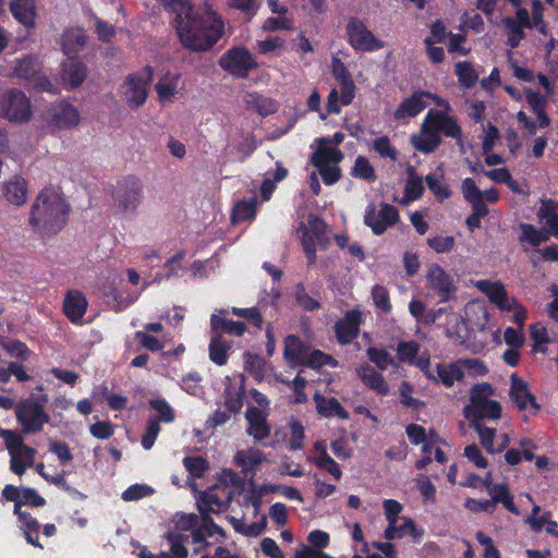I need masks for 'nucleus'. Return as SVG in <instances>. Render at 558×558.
<instances>
[{
	"instance_id": "1",
	"label": "nucleus",
	"mask_w": 558,
	"mask_h": 558,
	"mask_svg": "<svg viewBox=\"0 0 558 558\" xmlns=\"http://www.w3.org/2000/svg\"><path fill=\"white\" fill-rule=\"evenodd\" d=\"M174 27L181 44L193 51L209 50L223 33L222 20L208 3L177 16Z\"/></svg>"
},
{
	"instance_id": "2",
	"label": "nucleus",
	"mask_w": 558,
	"mask_h": 558,
	"mask_svg": "<svg viewBox=\"0 0 558 558\" xmlns=\"http://www.w3.org/2000/svg\"><path fill=\"white\" fill-rule=\"evenodd\" d=\"M70 205L57 186L43 189L35 197L28 216L32 230L43 238L59 233L68 222Z\"/></svg>"
},
{
	"instance_id": "3",
	"label": "nucleus",
	"mask_w": 558,
	"mask_h": 558,
	"mask_svg": "<svg viewBox=\"0 0 558 558\" xmlns=\"http://www.w3.org/2000/svg\"><path fill=\"white\" fill-rule=\"evenodd\" d=\"M175 530L168 534L170 543V553L162 551L158 557L142 549L138 554L140 558H187V549L185 544L189 542L190 536L183 535L179 532H190L194 543L203 544L207 537L220 535L225 537L223 530L216 525L210 519L204 518L199 524L198 517L190 513H177L173 518Z\"/></svg>"
},
{
	"instance_id": "4",
	"label": "nucleus",
	"mask_w": 558,
	"mask_h": 558,
	"mask_svg": "<svg viewBox=\"0 0 558 558\" xmlns=\"http://www.w3.org/2000/svg\"><path fill=\"white\" fill-rule=\"evenodd\" d=\"M441 135L451 137L463 146V133L454 117L430 109L424 118L420 132L411 136L412 146L420 153L430 154L441 144Z\"/></svg>"
},
{
	"instance_id": "5",
	"label": "nucleus",
	"mask_w": 558,
	"mask_h": 558,
	"mask_svg": "<svg viewBox=\"0 0 558 558\" xmlns=\"http://www.w3.org/2000/svg\"><path fill=\"white\" fill-rule=\"evenodd\" d=\"M495 389L488 383L474 386L471 390L470 405L464 408L466 418L480 422V420H498L501 417V405L492 400Z\"/></svg>"
},
{
	"instance_id": "6",
	"label": "nucleus",
	"mask_w": 558,
	"mask_h": 558,
	"mask_svg": "<svg viewBox=\"0 0 558 558\" xmlns=\"http://www.w3.org/2000/svg\"><path fill=\"white\" fill-rule=\"evenodd\" d=\"M46 401L47 397L43 396L37 401L33 398H28L16 403L15 417L21 425L22 434L39 433L44 429V426L50 422V416L44 408V402Z\"/></svg>"
},
{
	"instance_id": "7",
	"label": "nucleus",
	"mask_w": 558,
	"mask_h": 558,
	"mask_svg": "<svg viewBox=\"0 0 558 558\" xmlns=\"http://www.w3.org/2000/svg\"><path fill=\"white\" fill-rule=\"evenodd\" d=\"M3 496L7 500L14 502V512L20 518L26 541L34 546L41 547L37 542V521L28 517L21 508L27 505L35 507L43 506L45 502L44 498L35 495L34 490H3Z\"/></svg>"
},
{
	"instance_id": "8",
	"label": "nucleus",
	"mask_w": 558,
	"mask_h": 558,
	"mask_svg": "<svg viewBox=\"0 0 558 558\" xmlns=\"http://www.w3.org/2000/svg\"><path fill=\"white\" fill-rule=\"evenodd\" d=\"M143 197V184L134 177L119 181L112 192V206L118 215L126 216L135 213Z\"/></svg>"
},
{
	"instance_id": "9",
	"label": "nucleus",
	"mask_w": 558,
	"mask_h": 558,
	"mask_svg": "<svg viewBox=\"0 0 558 558\" xmlns=\"http://www.w3.org/2000/svg\"><path fill=\"white\" fill-rule=\"evenodd\" d=\"M301 242L306 255L307 264L314 265L316 259V245L326 248L330 240L327 236V225L317 216L311 215L307 223L301 222L299 227Z\"/></svg>"
},
{
	"instance_id": "10",
	"label": "nucleus",
	"mask_w": 558,
	"mask_h": 558,
	"mask_svg": "<svg viewBox=\"0 0 558 558\" xmlns=\"http://www.w3.org/2000/svg\"><path fill=\"white\" fill-rule=\"evenodd\" d=\"M0 437L10 454L11 470L17 475L24 474L34 464L36 450L25 445L22 436L14 430H1Z\"/></svg>"
},
{
	"instance_id": "11",
	"label": "nucleus",
	"mask_w": 558,
	"mask_h": 558,
	"mask_svg": "<svg viewBox=\"0 0 558 558\" xmlns=\"http://www.w3.org/2000/svg\"><path fill=\"white\" fill-rule=\"evenodd\" d=\"M0 116L11 123H26L33 117L32 102L21 90H7L0 95Z\"/></svg>"
},
{
	"instance_id": "12",
	"label": "nucleus",
	"mask_w": 558,
	"mask_h": 558,
	"mask_svg": "<svg viewBox=\"0 0 558 558\" xmlns=\"http://www.w3.org/2000/svg\"><path fill=\"white\" fill-rule=\"evenodd\" d=\"M153 76L154 71L150 66H145L142 72L126 76L121 85V94L130 108L137 109L145 104Z\"/></svg>"
},
{
	"instance_id": "13",
	"label": "nucleus",
	"mask_w": 558,
	"mask_h": 558,
	"mask_svg": "<svg viewBox=\"0 0 558 558\" xmlns=\"http://www.w3.org/2000/svg\"><path fill=\"white\" fill-rule=\"evenodd\" d=\"M219 65L228 73L246 77L251 70L257 68L251 52L244 47H233L228 50L219 60Z\"/></svg>"
},
{
	"instance_id": "14",
	"label": "nucleus",
	"mask_w": 558,
	"mask_h": 558,
	"mask_svg": "<svg viewBox=\"0 0 558 558\" xmlns=\"http://www.w3.org/2000/svg\"><path fill=\"white\" fill-rule=\"evenodd\" d=\"M426 281L428 288L440 296L441 302L451 300L457 292L453 279L438 264H430L427 266Z\"/></svg>"
},
{
	"instance_id": "15",
	"label": "nucleus",
	"mask_w": 558,
	"mask_h": 558,
	"mask_svg": "<svg viewBox=\"0 0 558 558\" xmlns=\"http://www.w3.org/2000/svg\"><path fill=\"white\" fill-rule=\"evenodd\" d=\"M364 219L375 234H381L387 228L397 223L399 214L395 206L381 203L379 210H376L375 206L372 205Z\"/></svg>"
},
{
	"instance_id": "16",
	"label": "nucleus",
	"mask_w": 558,
	"mask_h": 558,
	"mask_svg": "<svg viewBox=\"0 0 558 558\" xmlns=\"http://www.w3.org/2000/svg\"><path fill=\"white\" fill-rule=\"evenodd\" d=\"M348 36L352 47L363 51L380 49L384 44L380 43L364 23L357 19H352L347 26Z\"/></svg>"
},
{
	"instance_id": "17",
	"label": "nucleus",
	"mask_w": 558,
	"mask_h": 558,
	"mask_svg": "<svg viewBox=\"0 0 558 558\" xmlns=\"http://www.w3.org/2000/svg\"><path fill=\"white\" fill-rule=\"evenodd\" d=\"M498 502L502 504L510 512L519 513L508 490H495V494L492 495L489 499H468L465 501V508L472 512H492L495 505Z\"/></svg>"
},
{
	"instance_id": "18",
	"label": "nucleus",
	"mask_w": 558,
	"mask_h": 558,
	"mask_svg": "<svg viewBox=\"0 0 558 558\" xmlns=\"http://www.w3.org/2000/svg\"><path fill=\"white\" fill-rule=\"evenodd\" d=\"M48 123L58 129L74 128L80 123V113L69 104H57L49 110Z\"/></svg>"
},
{
	"instance_id": "19",
	"label": "nucleus",
	"mask_w": 558,
	"mask_h": 558,
	"mask_svg": "<svg viewBox=\"0 0 558 558\" xmlns=\"http://www.w3.org/2000/svg\"><path fill=\"white\" fill-rule=\"evenodd\" d=\"M475 287L501 311L513 305L514 299L508 295L505 286L500 281L478 280L475 282Z\"/></svg>"
},
{
	"instance_id": "20",
	"label": "nucleus",
	"mask_w": 558,
	"mask_h": 558,
	"mask_svg": "<svg viewBox=\"0 0 558 558\" xmlns=\"http://www.w3.org/2000/svg\"><path fill=\"white\" fill-rule=\"evenodd\" d=\"M361 322V313L359 311H349L343 319L339 320L335 326L337 340L341 344L352 342L359 333Z\"/></svg>"
},
{
	"instance_id": "21",
	"label": "nucleus",
	"mask_w": 558,
	"mask_h": 558,
	"mask_svg": "<svg viewBox=\"0 0 558 558\" xmlns=\"http://www.w3.org/2000/svg\"><path fill=\"white\" fill-rule=\"evenodd\" d=\"M423 529L417 527L409 517H401L399 521L390 522L385 530V537L389 541L411 536L418 541L423 536Z\"/></svg>"
},
{
	"instance_id": "22",
	"label": "nucleus",
	"mask_w": 558,
	"mask_h": 558,
	"mask_svg": "<svg viewBox=\"0 0 558 558\" xmlns=\"http://www.w3.org/2000/svg\"><path fill=\"white\" fill-rule=\"evenodd\" d=\"M342 159V151L329 146V137H320L317 140V148L311 156V163L313 166L339 165Z\"/></svg>"
},
{
	"instance_id": "23",
	"label": "nucleus",
	"mask_w": 558,
	"mask_h": 558,
	"mask_svg": "<svg viewBox=\"0 0 558 558\" xmlns=\"http://www.w3.org/2000/svg\"><path fill=\"white\" fill-rule=\"evenodd\" d=\"M245 417L248 423L247 434L256 441H262L270 435V426L262 410L255 407L248 408Z\"/></svg>"
},
{
	"instance_id": "24",
	"label": "nucleus",
	"mask_w": 558,
	"mask_h": 558,
	"mask_svg": "<svg viewBox=\"0 0 558 558\" xmlns=\"http://www.w3.org/2000/svg\"><path fill=\"white\" fill-rule=\"evenodd\" d=\"M2 193L8 203L14 206H22L27 199L28 186L23 178L13 177L4 182Z\"/></svg>"
},
{
	"instance_id": "25",
	"label": "nucleus",
	"mask_w": 558,
	"mask_h": 558,
	"mask_svg": "<svg viewBox=\"0 0 558 558\" xmlns=\"http://www.w3.org/2000/svg\"><path fill=\"white\" fill-rule=\"evenodd\" d=\"M357 376L363 384L369 389L374 390L380 396H386L389 392V386L384 376L378 373L374 367L364 363L356 368Z\"/></svg>"
},
{
	"instance_id": "26",
	"label": "nucleus",
	"mask_w": 558,
	"mask_h": 558,
	"mask_svg": "<svg viewBox=\"0 0 558 558\" xmlns=\"http://www.w3.org/2000/svg\"><path fill=\"white\" fill-rule=\"evenodd\" d=\"M87 301L84 294L76 290H69L63 301V312L73 322H78L85 314Z\"/></svg>"
},
{
	"instance_id": "27",
	"label": "nucleus",
	"mask_w": 558,
	"mask_h": 558,
	"mask_svg": "<svg viewBox=\"0 0 558 558\" xmlns=\"http://www.w3.org/2000/svg\"><path fill=\"white\" fill-rule=\"evenodd\" d=\"M12 15L25 27L36 26V8L34 0H11L9 4Z\"/></svg>"
},
{
	"instance_id": "28",
	"label": "nucleus",
	"mask_w": 558,
	"mask_h": 558,
	"mask_svg": "<svg viewBox=\"0 0 558 558\" xmlns=\"http://www.w3.org/2000/svg\"><path fill=\"white\" fill-rule=\"evenodd\" d=\"M510 398L519 408L524 410L530 403L534 409H538L539 405L536 403L534 396L529 391L526 383L515 375L511 376Z\"/></svg>"
},
{
	"instance_id": "29",
	"label": "nucleus",
	"mask_w": 558,
	"mask_h": 558,
	"mask_svg": "<svg viewBox=\"0 0 558 558\" xmlns=\"http://www.w3.org/2000/svg\"><path fill=\"white\" fill-rule=\"evenodd\" d=\"M310 347L304 344L301 339L294 335H290L284 340V359L290 366H300L304 362Z\"/></svg>"
},
{
	"instance_id": "30",
	"label": "nucleus",
	"mask_w": 558,
	"mask_h": 558,
	"mask_svg": "<svg viewBox=\"0 0 558 558\" xmlns=\"http://www.w3.org/2000/svg\"><path fill=\"white\" fill-rule=\"evenodd\" d=\"M87 76V69L82 62L71 60L63 63L61 80L70 88H77Z\"/></svg>"
},
{
	"instance_id": "31",
	"label": "nucleus",
	"mask_w": 558,
	"mask_h": 558,
	"mask_svg": "<svg viewBox=\"0 0 558 558\" xmlns=\"http://www.w3.org/2000/svg\"><path fill=\"white\" fill-rule=\"evenodd\" d=\"M425 92H415L413 95L404 99L397 110L395 111V118L405 119L409 117H415L425 109L427 102L424 100Z\"/></svg>"
},
{
	"instance_id": "32",
	"label": "nucleus",
	"mask_w": 558,
	"mask_h": 558,
	"mask_svg": "<svg viewBox=\"0 0 558 558\" xmlns=\"http://www.w3.org/2000/svg\"><path fill=\"white\" fill-rule=\"evenodd\" d=\"M195 498L198 509L202 512L218 513L225 510L227 500L231 498V494H228L226 499H221L215 495V490H198V495H196Z\"/></svg>"
},
{
	"instance_id": "33",
	"label": "nucleus",
	"mask_w": 558,
	"mask_h": 558,
	"mask_svg": "<svg viewBox=\"0 0 558 558\" xmlns=\"http://www.w3.org/2000/svg\"><path fill=\"white\" fill-rule=\"evenodd\" d=\"M231 342L222 340L221 333H214L210 336L208 347L209 359L215 364L222 366L228 362V351L231 349Z\"/></svg>"
},
{
	"instance_id": "34",
	"label": "nucleus",
	"mask_w": 558,
	"mask_h": 558,
	"mask_svg": "<svg viewBox=\"0 0 558 558\" xmlns=\"http://www.w3.org/2000/svg\"><path fill=\"white\" fill-rule=\"evenodd\" d=\"M316 408L319 414L329 417L338 416L342 420L349 418L348 411L340 404L336 398H325L319 395L314 397Z\"/></svg>"
},
{
	"instance_id": "35",
	"label": "nucleus",
	"mask_w": 558,
	"mask_h": 558,
	"mask_svg": "<svg viewBox=\"0 0 558 558\" xmlns=\"http://www.w3.org/2000/svg\"><path fill=\"white\" fill-rule=\"evenodd\" d=\"M257 203L256 196L236 202L232 210V222L252 220L256 215Z\"/></svg>"
},
{
	"instance_id": "36",
	"label": "nucleus",
	"mask_w": 558,
	"mask_h": 558,
	"mask_svg": "<svg viewBox=\"0 0 558 558\" xmlns=\"http://www.w3.org/2000/svg\"><path fill=\"white\" fill-rule=\"evenodd\" d=\"M265 460V456L262 451L255 449L240 450L234 457V461L238 465L242 466V473L245 477L248 476L251 468L259 465Z\"/></svg>"
},
{
	"instance_id": "37",
	"label": "nucleus",
	"mask_w": 558,
	"mask_h": 558,
	"mask_svg": "<svg viewBox=\"0 0 558 558\" xmlns=\"http://www.w3.org/2000/svg\"><path fill=\"white\" fill-rule=\"evenodd\" d=\"M435 376L445 386L450 387L454 381H460L463 378V372L458 364H437L435 368Z\"/></svg>"
},
{
	"instance_id": "38",
	"label": "nucleus",
	"mask_w": 558,
	"mask_h": 558,
	"mask_svg": "<svg viewBox=\"0 0 558 558\" xmlns=\"http://www.w3.org/2000/svg\"><path fill=\"white\" fill-rule=\"evenodd\" d=\"M85 44L86 36L80 28L68 29L62 35V49L68 56L77 52Z\"/></svg>"
},
{
	"instance_id": "39",
	"label": "nucleus",
	"mask_w": 558,
	"mask_h": 558,
	"mask_svg": "<svg viewBox=\"0 0 558 558\" xmlns=\"http://www.w3.org/2000/svg\"><path fill=\"white\" fill-rule=\"evenodd\" d=\"M177 87L178 76L169 74L162 76L155 86L158 99L161 102L171 101L177 94Z\"/></svg>"
},
{
	"instance_id": "40",
	"label": "nucleus",
	"mask_w": 558,
	"mask_h": 558,
	"mask_svg": "<svg viewBox=\"0 0 558 558\" xmlns=\"http://www.w3.org/2000/svg\"><path fill=\"white\" fill-rule=\"evenodd\" d=\"M539 217L545 220L548 232L558 239V203L548 201L539 209Z\"/></svg>"
},
{
	"instance_id": "41",
	"label": "nucleus",
	"mask_w": 558,
	"mask_h": 558,
	"mask_svg": "<svg viewBox=\"0 0 558 558\" xmlns=\"http://www.w3.org/2000/svg\"><path fill=\"white\" fill-rule=\"evenodd\" d=\"M526 101H527L529 106L532 108V110L534 111V113L536 114V117L539 121V126L541 128L548 126L550 123V119L546 116L545 110H544L545 104H546L545 98L538 93L529 92L526 95Z\"/></svg>"
},
{
	"instance_id": "42",
	"label": "nucleus",
	"mask_w": 558,
	"mask_h": 558,
	"mask_svg": "<svg viewBox=\"0 0 558 558\" xmlns=\"http://www.w3.org/2000/svg\"><path fill=\"white\" fill-rule=\"evenodd\" d=\"M315 448L320 452L319 457L316 458V464L320 469L329 472L336 480H338L341 476V471L333 459L327 454L325 445L322 442H316Z\"/></svg>"
},
{
	"instance_id": "43",
	"label": "nucleus",
	"mask_w": 558,
	"mask_h": 558,
	"mask_svg": "<svg viewBox=\"0 0 558 558\" xmlns=\"http://www.w3.org/2000/svg\"><path fill=\"white\" fill-rule=\"evenodd\" d=\"M472 426L478 433L481 445L485 448L487 452L496 453L501 451V448L494 447V439L496 435V430L494 428L486 427L477 421H473Z\"/></svg>"
},
{
	"instance_id": "44",
	"label": "nucleus",
	"mask_w": 558,
	"mask_h": 558,
	"mask_svg": "<svg viewBox=\"0 0 558 558\" xmlns=\"http://www.w3.org/2000/svg\"><path fill=\"white\" fill-rule=\"evenodd\" d=\"M522 234L520 236L521 242H527L532 246H538L539 244L548 241V234L537 230L534 226L529 223H522L520 226Z\"/></svg>"
},
{
	"instance_id": "45",
	"label": "nucleus",
	"mask_w": 558,
	"mask_h": 558,
	"mask_svg": "<svg viewBox=\"0 0 558 558\" xmlns=\"http://www.w3.org/2000/svg\"><path fill=\"white\" fill-rule=\"evenodd\" d=\"M456 74L459 82L466 88L472 87L478 80L476 71L468 61L458 62L456 64Z\"/></svg>"
},
{
	"instance_id": "46",
	"label": "nucleus",
	"mask_w": 558,
	"mask_h": 558,
	"mask_svg": "<svg viewBox=\"0 0 558 558\" xmlns=\"http://www.w3.org/2000/svg\"><path fill=\"white\" fill-rule=\"evenodd\" d=\"M366 355L368 360L374 363L379 369L385 371L390 365H395V360L390 355V353L384 349H377L369 347L366 350Z\"/></svg>"
},
{
	"instance_id": "47",
	"label": "nucleus",
	"mask_w": 558,
	"mask_h": 558,
	"mask_svg": "<svg viewBox=\"0 0 558 558\" xmlns=\"http://www.w3.org/2000/svg\"><path fill=\"white\" fill-rule=\"evenodd\" d=\"M409 179L405 184V193L410 199H417L424 192L423 180L416 175L413 167L408 169Z\"/></svg>"
},
{
	"instance_id": "48",
	"label": "nucleus",
	"mask_w": 558,
	"mask_h": 558,
	"mask_svg": "<svg viewBox=\"0 0 558 558\" xmlns=\"http://www.w3.org/2000/svg\"><path fill=\"white\" fill-rule=\"evenodd\" d=\"M335 363L336 361L332 356L310 348L302 365L312 368H319L327 364L335 365Z\"/></svg>"
},
{
	"instance_id": "49",
	"label": "nucleus",
	"mask_w": 558,
	"mask_h": 558,
	"mask_svg": "<svg viewBox=\"0 0 558 558\" xmlns=\"http://www.w3.org/2000/svg\"><path fill=\"white\" fill-rule=\"evenodd\" d=\"M352 174L356 178L374 181L376 179L375 170L369 160L364 156H359L355 159Z\"/></svg>"
},
{
	"instance_id": "50",
	"label": "nucleus",
	"mask_w": 558,
	"mask_h": 558,
	"mask_svg": "<svg viewBox=\"0 0 558 558\" xmlns=\"http://www.w3.org/2000/svg\"><path fill=\"white\" fill-rule=\"evenodd\" d=\"M504 25L508 32L507 44L511 48L518 47L520 41L524 38V32L522 29L523 27L514 19L511 17L505 19Z\"/></svg>"
},
{
	"instance_id": "51",
	"label": "nucleus",
	"mask_w": 558,
	"mask_h": 558,
	"mask_svg": "<svg viewBox=\"0 0 558 558\" xmlns=\"http://www.w3.org/2000/svg\"><path fill=\"white\" fill-rule=\"evenodd\" d=\"M373 148L383 158H389L392 161H396L398 158V151L391 145L387 136L376 137L373 143Z\"/></svg>"
},
{
	"instance_id": "52",
	"label": "nucleus",
	"mask_w": 558,
	"mask_h": 558,
	"mask_svg": "<svg viewBox=\"0 0 558 558\" xmlns=\"http://www.w3.org/2000/svg\"><path fill=\"white\" fill-rule=\"evenodd\" d=\"M245 478H246L245 476H244V478L240 477L231 469L221 470V472L218 474V477H217L219 485L225 486V487H233V488H245L246 487Z\"/></svg>"
},
{
	"instance_id": "53",
	"label": "nucleus",
	"mask_w": 558,
	"mask_h": 558,
	"mask_svg": "<svg viewBox=\"0 0 558 558\" xmlns=\"http://www.w3.org/2000/svg\"><path fill=\"white\" fill-rule=\"evenodd\" d=\"M15 74L24 80H29L36 74V61L33 57H24L16 61Z\"/></svg>"
},
{
	"instance_id": "54",
	"label": "nucleus",
	"mask_w": 558,
	"mask_h": 558,
	"mask_svg": "<svg viewBox=\"0 0 558 558\" xmlns=\"http://www.w3.org/2000/svg\"><path fill=\"white\" fill-rule=\"evenodd\" d=\"M427 244L432 247L436 253H448L451 252L454 247L456 240L452 235H437L434 238L427 239Z\"/></svg>"
},
{
	"instance_id": "55",
	"label": "nucleus",
	"mask_w": 558,
	"mask_h": 558,
	"mask_svg": "<svg viewBox=\"0 0 558 558\" xmlns=\"http://www.w3.org/2000/svg\"><path fill=\"white\" fill-rule=\"evenodd\" d=\"M231 313L236 317L247 319L255 327H257L259 329L263 326L264 319H263V316L257 307H248V308L232 307Z\"/></svg>"
},
{
	"instance_id": "56",
	"label": "nucleus",
	"mask_w": 558,
	"mask_h": 558,
	"mask_svg": "<svg viewBox=\"0 0 558 558\" xmlns=\"http://www.w3.org/2000/svg\"><path fill=\"white\" fill-rule=\"evenodd\" d=\"M314 167L317 168L324 183L327 185L337 183L341 178V169L338 165L327 163Z\"/></svg>"
},
{
	"instance_id": "57",
	"label": "nucleus",
	"mask_w": 558,
	"mask_h": 558,
	"mask_svg": "<svg viewBox=\"0 0 558 558\" xmlns=\"http://www.w3.org/2000/svg\"><path fill=\"white\" fill-rule=\"evenodd\" d=\"M183 464L192 477H202L208 469L207 461L202 457H187L183 460Z\"/></svg>"
},
{
	"instance_id": "58",
	"label": "nucleus",
	"mask_w": 558,
	"mask_h": 558,
	"mask_svg": "<svg viewBox=\"0 0 558 558\" xmlns=\"http://www.w3.org/2000/svg\"><path fill=\"white\" fill-rule=\"evenodd\" d=\"M245 369L253 374L257 379H260L264 375V360L257 354L250 352L244 353Z\"/></svg>"
},
{
	"instance_id": "59",
	"label": "nucleus",
	"mask_w": 558,
	"mask_h": 558,
	"mask_svg": "<svg viewBox=\"0 0 558 558\" xmlns=\"http://www.w3.org/2000/svg\"><path fill=\"white\" fill-rule=\"evenodd\" d=\"M372 298L376 307L380 308L385 313H389L391 311L389 293L385 287L375 286L372 290Z\"/></svg>"
},
{
	"instance_id": "60",
	"label": "nucleus",
	"mask_w": 558,
	"mask_h": 558,
	"mask_svg": "<svg viewBox=\"0 0 558 558\" xmlns=\"http://www.w3.org/2000/svg\"><path fill=\"white\" fill-rule=\"evenodd\" d=\"M160 432V424L157 418H149L147 421L146 432L142 436V446L145 449H150Z\"/></svg>"
},
{
	"instance_id": "61",
	"label": "nucleus",
	"mask_w": 558,
	"mask_h": 558,
	"mask_svg": "<svg viewBox=\"0 0 558 558\" xmlns=\"http://www.w3.org/2000/svg\"><path fill=\"white\" fill-rule=\"evenodd\" d=\"M418 352V344L415 341H401L398 344V359L403 362L412 363Z\"/></svg>"
},
{
	"instance_id": "62",
	"label": "nucleus",
	"mask_w": 558,
	"mask_h": 558,
	"mask_svg": "<svg viewBox=\"0 0 558 558\" xmlns=\"http://www.w3.org/2000/svg\"><path fill=\"white\" fill-rule=\"evenodd\" d=\"M149 405L158 412V421L170 423L174 420V414L171 407L163 399L150 400Z\"/></svg>"
},
{
	"instance_id": "63",
	"label": "nucleus",
	"mask_w": 558,
	"mask_h": 558,
	"mask_svg": "<svg viewBox=\"0 0 558 558\" xmlns=\"http://www.w3.org/2000/svg\"><path fill=\"white\" fill-rule=\"evenodd\" d=\"M49 450L58 457L62 464H66L73 459L69 446L63 441L49 440Z\"/></svg>"
},
{
	"instance_id": "64",
	"label": "nucleus",
	"mask_w": 558,
	"mask_h": 558,
	"mask_svg": "<svg viewBox=\"0 0 558 558\" xmlns=\"http://www.w3.org/2000/svg\"><path fill=\"white\" fill-rule=\"evenodd\" d=\"M426 184L428 189L438 197L439 199H445L449 197V190L442 184L441 177L437 174H429L426 177Z\"/></svg>"
}]
</instances>
